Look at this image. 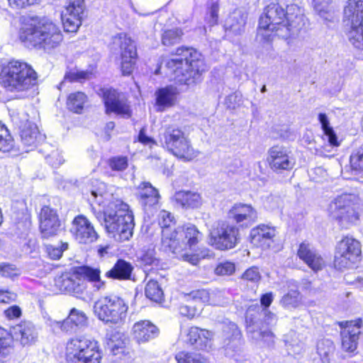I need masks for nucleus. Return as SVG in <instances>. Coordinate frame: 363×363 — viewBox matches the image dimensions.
<instances>
[{
    "mask_svg": "<svg viewBox=\"0 0 363 363\" xmlns=\"http://www.w3.org/2000/svg\"><path fill=\"white\" fill-rule=\"evenodd\" d=\"M91 75V72L89 71H74L69 72L66 73L65 76V80H69V82H82L85 79H88L90 78Z\"/></svg>",
    "mask_w": 363,
    "mask_h": 363,
    "instance_id": "obj_52",
    "label": "nucleus"
},
{
    "mask_svg": "<svg viewBox=\"0 0 363 363\" xmlns=\"http://www.w3.org/2000/svg\"><path fill=\"white\" fill-rule=\"evenodd\" d=\"M344 18L350 23L347 33L349 42L355 48L363 51V0H348Z\"/></svg>",
    "mask_w": 363,
    "mask_h": 363,
    "instance_id": "obj_13",
    "label": "nucleus"
},
{
    "mask_svg": "<svg viewBox=\"0 0 363 363\" xmlns=\"http://www.w3.org/2000/svg\"><path fill=\"white\" fill-rule=\"evenodd\" d=\"M106 113H115L127 118L130 117L131 111L127 99L123 93L112 88L101 89Z\"/></svg>",
    "mask_w": 363,
    "mask_h": 363,
    "instance_id": "obj_21",
    "label": "nucleus"
},
{
    "mask_svg": "<svg viewBox=\"0 0 363 363\" xmlns=\"http://www.w3.org/2000/svg\"><path fill=\"white\" fill-rule=\"evenodd\" d=\"M108 164L113 171H123L128 167V158L123 156L113 157L109 160Z\"/></svg>",
    "mask_w": 363,
    "mask_h": 363,
    "instance_id": "obj_51",
    "label": "nucleus"
},
{
    "mask_svg": "<svg viewBox=\"0 0 363 363\" xmlns=\"http://www.w3.org/2000/svg\"><path fill=\"white\" fill-rule=\"evenodd\" d=\"M179 313L186 316L189 318H194L196 314V309L194 306H188V305H181L179 308Z\"/></svg>",
    "mask_w": 363,
    "mask_h": 363,
    "instance_id": "obj_59",
    "label": "nucleus"
},
{
    "mask_svg": "<svg viewBox=\"0 0 363 363\" xmlns=\"http://www.w3.org/2000/svg\"><path fill=\"white\" fill-rule=\"evenodd\" d=\"M86 96L81 91L70 94L67 98L68 108L77 113L82 112L84 104L86 102Z\"/></svg>",
    "mask_w": 363,
    "mask_h": 363,
    "instance_id": "obj_41",
    "label": "nucleus"
},
{
    "mask_svg": "<svg viewBox=\"0 0 363 363\" xmlns=\"http://www.w3.org/2000/svg\"><path fill=\"white\" fill-rule=\"evenodd\" d=\"M301 301L300 293L296 290H290L280 300V304L286 309H293L298 306Z\"/></svg>",
    "mask_w": 363,
    "mask_h": 363,
    "instance_id": "obj_43",
    "label": "nucleus"
},
{
    "mask_svg": "<svg viewBox=\"0 0 363 363\" xmlns=\"http://www.w3.org/2000/svg\"><path fill=\"white\" fill-rule=\"evenodd\" d=\"M174 200L177 205L183 208H198L202 203L200 194L193 191H180L176 192L174 196Z\"/></svg>",
    "mask_w": 363,
    "mask_h": 363,
    "instance_id": "obj_34",
    "label": "nucleus"
},
{
    "mask_svg": "<svg viewBox=\"0 0 363 363\" xmlns=\"http://www.w3.org/2000/svg\"><path fill=\"white\" fill-rule=\"evenodd\" d=\"M318 121L321 125L323 131L322 139L329 142L331 146H339L340 143L337 140L336 133L333 128L330 125L328 117L325 113H320L318 114Z\"/></svg>",
    "mask_w": 363,
    "mask_h": 363,
    "instance_id": "obj_37",
    "label": "nucleus"
},
{
    "mask_svg": "<svg viewBox=\"0 0 363 363\" xmlns=\"http://www.w3.org/2000/svg\"><path fill=\"white\" fill-rule=\"evenodd\" d=\"M13 145V140L8 129L0 123V151L9 152Z\"/></svg>",
    "mask_w": 363,
    "mask_h": 363,
    "instance_id": "obj_46",
    "label": "nucleus"
},
{
    "mask_svg": "<svg viewBox=\"0 0 363 363\" xmlns=\"http://www.w3.org/2000/svg\"><path fill=\"white\" fill-rule=\"evenodd\" d=\"M223 348L226 357L236 362L242 361L245 357L242 334L235 323L225 319L220 323Z\"/></svg>",
    "mask_w": 363,
    "mask_h": 363,
    "instance_id": "obj_14",
    "label": "nucleus"
},
{
    "mask_svg": "<svg viewBox=\"0 0 363 363\" xmlns=\"http://www.w3.org/2000/svg\"><path fill=\"white\" fill-rule=\"evenodd\" d=\"M6 316L9 319L18 318L21 315V310L17 306H13L4 311Z\"/></svg>",
    "mask_w": 363,
    "mask_h": 363,
    "instance_id": "obj_61",
    "label": "nucleus"
},
{
    "mask_svg": "<svg viewBox=\"0 0 363 363\" xmlns=\"http://www.w3.org/2000/svg\"><path fill=\"white\" fill-rule=\"evenodd\" d=\"M128 306L124 301L116 296L101 297L94 303V312L106 323H119L126 317Z\"/></svg>",
    "mask_w": 363,
    "mask_h": 363,
    "instance_id": "obj_12",
    "label": "nucleus"
},
{
    "mask_svg": "<svg viewBox=\"0 0 363 363\" xmlns=\"http://www.w3.org/2000/svg\"><path fill=\"white\" fill-rule=\"evenodd\" d=\"M11 335L13 339L19 341L23 346L34 344L38 337V332L35 325L30 321L23 320L13 326Z\"/></svg>",
    "mask_w": 363,
    "mask_h": 363,
    "instance_id": "obj_27",
    "label": "nucleus"
},
{
    "mask_svg": "<svg viewBox=\"0 0 363 363\" xmlns=\"http://www.w3.org/2000/svg\"><path fill=\"white\" fill-rule=\"evenodd\" d=\"M275 229L265 225H259L250 231L252 244L263 250L268 249L274 242Z\"/></svg>",
    "mask_w": 363,
    "mask_h": 363,
    "instance_id": "obj_30",
    "label": "nucleus"
},
{
    "mask_svg": "<svg viewBox=\"0 0 363 363\" xmlns=\"http://www.w3.org/2000/svg\"><path fill=\"white\" fill-rule=\"evenodd\" d=\"M86 280L99 291L104 289L105 283L100 278V270L88 266L77 267L71 272H65L55 278V286L62 293L84 299L83 294L86 288Z\"/></svg>",
    "mask_w": 363,
    "mask_h": 363,
    "instance_id": "obj_5",
    "label": "nucleus"
},
{
    "mask_svg": "<svg viewBox=\"0 0 363 363\" xmlns=\"http://www.w3.org/2000/svg\"><path fill=\"white\" fill-rule=\"evenodd\" d=\"M235 269L234 263L231 262H223L219 263L215 269V273L218 275H230Z\"/></svg>",
    "mask_w": 363,
    "mask_h": 363,
    "instance_id": "obj_55",
    "label": "nucleus"
},
{
    "mask_svg": "<svg viewBox=\"0 0 363 363\" xmlns=\"http://www.w3.org/2000/svg\"><path fill=\"white\" fill-rule=\"evenodd\" d=\"M16 294L9 291H0V303H9V301L14 300Z\"/></svg>",
    "mask_w": 363,
    "mask_h": 363,
    "instance_id": "obj_63",
    "label": "nucleus"
},
{
    "mask_svg": "<svg viewBox=\"0 0 363 363\" xmlns=\"http://www.w3.org/2000/svg\"><path fill=\"white\" fill-rule=\"evenodd\" d=\"M334 351L335 346L333 341L330 340L325 339L318 341L317 344V353L323 363H330Z\"/></svg>",
    "mask_w": 363,
    "mask_h": 363,
    "instance_id": "obj_40",
    "label": "nucleus"
},
{
    "mask_svg": "<svg viewBox=\"0 0 363 363\" xmlns=\"http://www.w3.org/2000/svg\"><path fill=\"white\" fill-rule=\"evenodd\" d=\"M274 300V295L272 292L266 293L262 294L260 298V305L262 308H268Z\"/></svg>",
    "mask_w": 363,
    "mask_h": 363,
    "instance_id": "obj_60",
    "label": "nucleus"
},
{
    "mask_svg": "<svg viewBox=\"0 0 363 363\" xmlns=\"http://www.w3.org/2000/svg\"><path fill=\"white\" fill-rule=\"evenodd\" d=\"M60 228V221L57 211L50 206H43L40 213V230L44 238H48L57 234Z\"/></svg>",
    "mask_w": 363,
    "mask_h": 363,
    "instance_id": "obj_26",
    "label": "nucleus"
},
{
    "mask_svg": "<svg viewBox=\"0 0 363 363\" xmlns=\"http://www.w3.org/2000/svg\"><path fill=\"white\" fill-rule=\"evenodd\" d=\"M360 207L361 201L356 194L345 193L330 201L328 211L340 226L348 228L359 220Z\"/></svg>",
    "mask_w": 363,
    "mask_h": 363,
    "instance_id": "obj_10",
    "label": "nucleus"
},
{
    "mask_svg": "<svg viewBox=\"0 0 363 363\" xmlns=\"http://www.w3.org/2000/svg\"><path fill=\"white\" fill-rule=\"evenodd\" d=\"M25 113H18L11 115V120L19 129L21 143L26 152L35 148L38 144L45 140V135L41 134L37 125L27 118Z\"/></svg>",
    "mask_w": 363,
    "mask_h": 363,
    "instance_id": "obj_16",
    "label": "nucleus"
},
{
    "mask_svg": "<svg viewBox=\"0 0 363 363\" xmlns=\"http://www.w3.org/2000/svg\"><path fill=\"white\" fill-rule=\"evenodd\" d=\"M101 358L99 344L93 338L79 335L70 339L67 343V363H100Z\"/></svg>",
    "mask_w": 363,
    "mask_h": 363,
    "instance_id": "obj_9",
    "label": "nucleus"
},
{
    "mask_svg": "<svg viewBox=\"0 0 363 363\" xmlns=\"http://www.w3.org/2000/svg\"><path fill=\"white\" fill-rule=\"evenodd\" d=\"M242 278L245 280L257 283L261 279V275L257 267H252L247 269L242 274Z\"/></svg>",
    "mask_w": 363,
    "mask_h": 363,
    "instance_id": "obj_57",
    "label": "nucleus"
},
{
    "mask_svg": "<svg viewBox=\"0 0 363 363\" xmlns=\"http://www.w3.org/2000/svg\"><path fill=\"white\" fill-rule=\"evenodd\" d=\"M85 9L84 0H69L61 13L64 29L66 32H76L82 24Z\"/></svg>",
    "mask_w": 363,
    "mask_h": 363,
    "instance_id": "obj_20",
    "label": "nucleus"
},
{
    "mask_svg": "<svg viewBox=\"0 0 363 363\" xmlns=\"http://www.w3.org/2000/svg\"><path fill=\"white\" fill-rule=\"evenodd\" d=\"M201 239V233L196 227L188 223L174 229L173 232L165 229L162 247L165 252L177 255L194 249Z\"/></svg>",
    "mask_w": 363,
    "mask_h": 363,
    "instance_id": "obj_8",
    "label": "nucleus"
},
{
    "mask_svg": "<svg viewBox=\"0 0 363 363\" xmlns=\"http://www.w3.org/2000/svg\"><path fill=\"white\" fill-rule=\"evenodd\" d=\"M211 241L220 250L234 248L240 239L238 227L227 221L220 220L214 224L210 232Z\"/></svg>",
    "mask_w": 363,
    "mask_h": 363,
    "instance_id": "obj_17",
    "label": "nucleus"
},
{
    "mask_svg": "<svg viewBox=\"0 0 363 363\" xmlns=\"http://www.w3.org/2000/svg\"><path fill=\"white\" fill-rule=\"evenodd\" d=\"M218 4L217 3H213L211 6L208 13V16H210V18H213V23H217L218 18Z\"/></svg>",
    "mask_w": 363,
    "mask_h": 363,
    "instance_id": "obj_64",
    "label": "nucleus"
},
{
    "mask_svg": "<svg viewBox=\"0 0 363 363\" xmlns=\"http://www.w3.org/2000/svg\"><path fill=\"white\" fill-rule=\"evenodd\" d=\"M158 222L160 228H162V240L164 238V231L168 229L169 232H173L174 230L171 228L172 225L175 224V219L174 216L169 211L162 210L158 215Z\"/></svg>",
    "mask_w": 363,
    "mask_h": 363,
    "instance_id": "obj_45",
    "label": "nucleus"
},
{
    "mask_svg": "<svg viewBox=\"0 0 363 363\" xmlns=\"http://www.w3.org/2000/svg\"><path fill=\"white\" fill-rule=\"evenodd\" d=\"M188 297L196 301L207 303V301H209V291L206 289L192 291L188 294Z\"/></svg>",
    "mask_w": 363,
    "mask_h": 363,
    "instance_id": "obj_56",
    "label": "nucleus"
},
{
    "mask_svg": "<svg viewBox=\"0 0 363 363\" xmlns=\"http://www.w3.org/2000/svg\"><path fill=\"white\" fill-rule=\"evenodd\" d=\"M132 330L133 338L138 343L147 342L157 337L160 333L158 328L147 320L135 323Z\"/></svg>",
    "mask_w": 363,
    "mask_h": 363,
    "instance_id": "obj_31",
    "label": "nucleus"
},
{
    "mask_svg": "<svg viewBox=\"0 0 363 363\" xmlns=\"http://www.w3.org/2000/svg\"><path fill=\"white\" fill-rule=\"evenodd\" d=\"M0 273L3 277L13 279L21 274V270L15 265L3 264L0 267Z\"/></svg>",
    "mask_w": 363,
    "mask_h": 363,
    "instance_id": "obj_54",
    "label": "nucleus"
},
{
    "mask_svg": "<svg viewBox=\"0 0 363 363\" xmlns=\"http://www.w3.org/2000/svg\"><path fill=\"white\" fill-rule=\"evenodd\" d=\"M167 74L172 80L180 84L190 86L201 80L206 70L203 55L191 47H179L175 57L165 62Z\"/></svg>",
    "mask_w": 363,
    "mask_h": 363,
    "instance_id": "obj_4",
    "label": "nucleus"
},
{
    "mask_svg": "<svg viewBox=\"0 0 363 363\" xmlns=\"http://www.w3.org/2000/svg\"><path fill=\"white\" fill-rule=\"evenodd\" d=\"M46 324L56 333L60 331L67 333H75L88 325V318L82 311L73 308L70 310L68 317L63 321H57L48 318Z\"/></svg>",
    "mask_w": 363,
    "mask_h": 363,
    "instance_id": "obj_19",
    "label": "nucleus"
},
{
    "mask_svg": "<svg viewBox=\"0 0 363 363\" xmlns=\"http://www.w3.org/2000/svg\"><path fill=\"white\" fill-rule=\"evenodd\" d=\"M247 20V14L241 10L234 11L226 19L225 28L227 31L232 32L235 35L242 33L244 31Z\"/></svg>",
    "mask_w": 363,
    "mask_h": 363,
    "instance_id": "obj_35",
    "label": "nucleus"
},
{
    "mask_svg": "<svg viewBox=\"0 0 363 363\" xmlns=\"http://www.w3.org/2000/svg\"><path fill=\"white\" fill-rule=\"evenodd\" d=\"M145 294L147 298L160 302L163 298V291L157 281L150 279L146 284Z\"/></svg>",
    "mask_w": 363,
    "mask_h": 363,
    "instance_id": "obj_42",
    "label": "nucleus"
},
{
    "mask_svg": "<svg viewBox=\"0 0 363 363\" xmlns=\"http://www.w3.org/2000/svg\"><path fill=\"white\" fill-rule=\"evenodd\" d=\"M277 321L276 315L258 304L249 306L245 313L247 334L257 343L270 347L274 343V335L266 326Z\"/></svg>",
    "mask_w": 363,
    "mask_h": 363,
    "instance_id": "obj_6",
    "label": "nucleus"
},
{
    "mask_svg": "<svg viewBox=\"0 0 363 363\" xmlns=\"http://www.w3.org/2000/svg\"><path fill=\"white\" fill-rule=\"evenodd\" d=\"M68 249L67 242H61L57 245H48L46 251L49 257L52 259H59L64 251Z\"/></svg>",
    "mask_w": 363,
    "mask_h": 363,
    "instance_id": "obj_50",
    "label": "nucleus"
},
{
    "mask_svg": "<svg viewBox=\"0 0 363 363\" xmlns=\"http://www.w3.org/2000/svg\"><path fill=\"white\" fill-rule=\"evenodd\" d=\"M303 16L296 4L288 5L286 9L278 4L268 5L259 18L257 37L263 42H270L274 35L288 38L298 31Z\"/></svg>",
    "mask_w": 363,
    "mask_h": 363,
    "instance_id": "obj_2",
    "label": "nucleus"
},
{
    "mask_svg": "<svg viewBox=\"0 0 363 363\" xmlns=\"http://www.w3.org/2000/svg\"><path fill=\"white\" fill-rule=\"evenodd\" d=\"M331 0H313V7L320 16L328 20L330 14V4Z\"/></svg>",
    "mask_w": 363,
    "mask_h": 363,
    "instance_id": "obj_49",
    "label": "nucleus"
},
{
    "mask_svg": "<svg viewBox=\"0 0 363 363\" xmlns=\"http://www.w3.org/2000/svg\"><path fill=\"white\" fill-rule=\"evenodd\" d=\"M183 35L180 28L166 30L162 35V43L165 46H172L181 41Z\"/></svg>",
    "mask_w": 363,
    "mask_h": 363,
    "instance_id": "obj_44",
    "label": "nucleus"
},
{
    "mask_svg": "<svg viewBox=\"0 0 363 363\" xmlns=\"http://www.w3.org/2000/svg\"><path fill=\"white\" fill-rule=\"evenodd\" d=\"M70 232L79 243L89 244L96 241L98 234L91 223L82 215L76 216L72 223Z\"/></svg>",
    "mask_w": 363,
    "mask_h": 363,
    "instance_id": "obj_23",
    "label": "nucleus"
},
{
    "mask_svg": "<svg viewBox=\"0 0 363 363\" xmlns=\"http://www.w3.org/2000/svg\"><path fill=\"white\" fill-rule=\"evenodd\" d=\"M178 363H208L206 358L197 353L182 352L175 357Z\"/></svg>",
    "mask_w": 363,
    "mask_h": 363,
    "instance_id": "obj_47",
    "label": "nucleus"
},
{
    "mask_svg": "<svg viewBox=\"0 0 363 363\" xmlns=\"http://www.w3.org/2000/svg\"><path fill=\"white\" fill-rule=\"evenodd\" d=\"M138 191L140 202L145 208L155 206L158 203L160 197L159 192L150 182H142L138 186Z\"/></svg>",
    "mask_w": 363,
    "mask_h": 363,
    "instance_id": "obj_33",
    "label": "nucleus"
},
{
    "mask_svg": "<svg viewBox=\"0 0 363 363\" xmlns=\"http://www.w3.org/2000/svg\"><path fill=\"white\" fill-rule=\"evenodd\" d=\"M297 255L314 272L321 270L325 266V260L320 254L308 242L299 245Z\"/></svg>",
    "mask_w": 363,
    "mask_h": 363,
    "instance_id": "obj_28",
    "label": "nucleus"
},
{
    "mask_svg": "<svg viewBox=\"0 0 363 363\" xmlns=\"http://www.w3.org/2000/svg\"><path fill=\"white\" fill-rule=\"evenodd\" d=\"M85 184L92 201L100 208L96 211L93 207L95 217L108 236L118 242L129 240L133 234L134 216L128 204L118 198L119 189L96 179H87Z\"/></svg>",
    "mask_w": 363,
    "mask_h": 363,
    "instance_id": "obj_1",
    "label": "nucleus"
},
{
    "mask_svg": "<svg viewBox=\"0 0 363 363\" xmlns=\"http://www.w3.org/2000/svg\"><path fill=\"white\" fill-rule=\"evenodd\" d=\"M178 94L177 88L172 85L157 89L155 92L157 111H164L173 106Z\"/></svg>",
    "mask_w": 363,
    "mask_h": 363,
    "instance_id": "obj_32",
    "label": "nucleus"
},
{
    "mask_svg": "<svg viewBox=\"0 0 363 363\" xmlns=\"http://www.w3.org/2000/svg\"><path fill=\"white\" fill-rule=\"evenodd\" d=\"M13 339L10 333L0 327V363L11 353Z\"/></svg>",
    "mask_w": 363,
    "mask_h": 363,
    "instance_id": "obj_39",
    "label": "nucleus"
},
{
    "mask_svg": "<svg viewBox=\"0 0 363 363\" xmlns=\"http://www.w3.org/2000/svg\"><path fill=\"white\" fill-rule=\"evenodd\" d=\"M208 299L207 303L213 306H223L227 303L223 292L219 290L209 291Z\"/></svg>",
    "mask_w": 363,
    "mask_h": 363,
    "instance_id": "obj_53",
    "label": "nucleus"
},
{
    "mask_svg": "<svg viewBox=\"0 0 363 363\" xmlns=\"http://www.w3.org/2000/svg\"><path fill=\"white\" fill-rule=\"evenodd\" d=\"M9 5L13 9H24L40 2V0H8Z\"/></svg>",
    "mask_w": 363,
    "mask_h": 363,
    "instance_id": "obj_58",
    "label": "nucleus"
},
{
    "mask_svg": "<svg viewBox=\"0 0 363 363\" xmlns=\"http://www.w3.org/2000/svg\"><path fill=\"white\" fill-rule=\"evenodd\" d=\"M40 152L45 154V158L47 162L52 167L57 168L61 165L65 160L58 149L54 148L50 144L45 143L43 145Z\"/></svg>",
    "mask_w": 363,
    "mask_h": 363,
    "instance_id": "obj_38",
    "label": "nucleus"
},
{
    "mask_svg": "<svg viewBox=\"0 0 363 363\" xmlns=\"http://www.w3.org/2000/svg\"><path fill=\"white\" fill-rule=\"evenodd\" d=\"M160 142L163 147L178 158L191 160L197 155L187 135L179 128H167L160 138Z\"/></svg>",
    "mask_w": 363,
    "mask_h": 363,
    "instance_id": "obj_11",
    "label": "nucleus"
},
{
    "mask_svg": "<svg viewBox=\"0 0 363 363\" xmlns=\"http://www.w3.org/2000/svg\"><path fill=\"white\" fill-rule=\"evenodd\" d=\"M138 140L140 143H143V145H152V144L154 145V144H155V140L152 138L147 136L145 134V128H142L140 130V133L138 135Z\"/></svg>",
    "mask_w": 363,
    "mask_h": 363,
    "instance_id": "obj_62",
    "label": "nucleus"
},
{
    "mask_svg": "<svg viewBox=\"0 0 363 363\" xmlns=\"http://www.w3.org/2000/svg\"><path fill=\"white\" fill-rule=\"evenodd\" d=\"M213 337V333L201 329L198 327L182 328L179 340L201 350L210 347V343Z\"/></svg>",
    "mask_w": 363,
    "mask_h": 363,
    "instance_id": "obj_24",
    "label": "nucleus"
},
{
    "mask_svg": "<svg viewBox=\"0 0 363 363\" xmlns=\"http://www.w3.org/2000/svg\"><path fill=\"white\" fill-rule=\"evenodd\" d=\"M37 73L28 63L12 60L4 65L0 73L1 85L9 91L23 93L37 83Z\"/></svg>",
    "mask_w": 363,
    "mask_h": 363,
    "instance_id": "obj_7",
    "label": "nucleus"
},
{
    "mask_svg": "<svg viewBox=\"0 0 363 363\" xmlns=\"http://www.w3.org/2000/svg\"><path fill=\"white\" fill-rule=\"evenodd\" d=\"M350 162L352 170L363 172V143L352 152Z\"/></svg>",
    "mask_w": 363,
    "mask_h": 363,
    "instance_id": "obj_48",
    "label": "nucleus"
},
{
    "mask_svg": "<svg viewBox=\"0 0 363 363\" xmlns=\"http://www.w3.org/2000/svg\"><path fill=\"white\" fill-rule=\"evenodd\" d=\"M111 48L114 50H120L122 74L123 75H130L133 71L137 57L134 41L125 33H121L113 37Z\"/></svg>",
    "mask_w": 363,
    "mask_h": 363,
    "instance_id": "obj_18",
    "label": "nucleus"
},
{
    "mask_svg": "<svg viewBox=\"0 0 363 363\" xmlns=\"http://www.w3.org/2000/svg\"><path fill=\"white\" fill-rule=\"evenodd\" d=\"M133 269V267L130 262L120 259L106 272V277L113 279L127 280L130 278Z\"/></svg>",
    "mask_w": 363,
    "mask_h": 363,
    "instance_id": "obj_36",
    "label": "nucleus"
},
{
    "mask_svg": "<svg viewBox=\"0 0 363 363\" xmlns=\"http://www.w3.org/2000/svg\"><path fill=\"white\" fill-rule=\"evenodd\" d=\"M341 328L342 349L348 352H354L357 347L360 328L362 325L361 318L355 320L339 322Z\"/></svg>",
    "mask_w": 363,
    "mask_h": 363,
    "instance_id": "obj_25",
    "label": "nucleus"
},
{
    "mask_svg": "<svg viewBox=\"0 0 363 363\" xmlns=\"http://www.w3.org/2000/svg\"><path fill=\"white\" fill-rule=\"evenodd\" d=\"M228 218L242 225H250L257 218L256 210L249 204L235 203L228 212Z\"/></svg>",
    "mask_w": 363,
    "mask_h": 363,
    "instance_id": "obj_29",
    "label": "nucleus"
},
{
    "mask_svg": "<svg viewBox=\"0 0 363 363\" xmlns=\"http://www.w3.org/2000/svg\"><path fill=\"white\" fill-rule=\"evenodd\" d=\"M361 256V243L352 237L345 236L337 244L334 265L339 269L352 267Z\"/></svg>",
    "mask_w": 363,
    "mask_h": 363,
    "instance_id": "obj_15",
    "label": "nucleus"
},
{
    "mask_svg": "<svg viewBox=\"0 0 363 363\" xmlns=\"http://www.w3.org/2000/svg\"><path fill=\"white\" fill-rule=\"evenodd\" d=\"M19 38L26 46L51 54L62 45L64 37L60 28L45 18L27 19L21 26Z\"/></svg>",
    "mask_w": 363,
    "mask_h": 363,
    "instance_id": "obj_3",
    "label": "nucleus"
},
{
    "mask_svg": "<svg viewBox=\"0 0 363 363\" xmlns=\"http://www.w3.org/2000/svg\"><path fill=\"white\" fill-rule=\"evenodd\" d=\"M267 162L271 169L277 174L292 169L295 164V160L290 155V151L281 145H274L269 148Z\"/></svg>",
    "mask_w": 363,
    "mask_h": 363,
    "instance_id": "obj_22",
    "label": "nucleus"
}]
</instances>
